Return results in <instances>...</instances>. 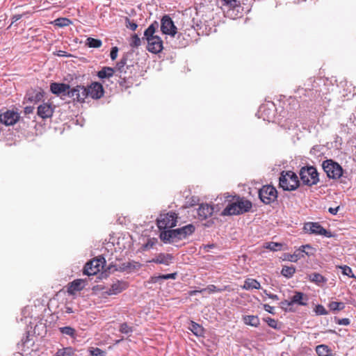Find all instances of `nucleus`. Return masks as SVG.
<instances>
[{
    "label": "nucleus",
    "instance_id": "obj_1",
    "mask_svg": "<svg viewBox=\"0 0 356 356\" xmlns=\"http://www.w3.org/2000/svg\"><path fill=\"white\" fill-rule=\"evenodd\" d=\"M159 27V23L156 21L152 22L144 32L143 40L147 42V50L153 54L160 53L163 49V40L161 38L156 35V32Z\"/></svg>",
    "mask_w": 356,
    "mask_h": 356
},
{
    "label": "nucleus",
    "instance_id": "obj_2",
    "mask_svg": "<svg viewBox=\"0 0 356 356\" xmlns=\"http://www.w3.org/2000/svg\"><path fill=\"white\" fill-rule=\"evenodd\" d=\"M77 95L76 101L79 102H84L85 99L90 97L92 99H99L104 95V90L102 84L95 82L88 87L77 86V90L74 91Z\"/></svg>",
    "mask_w": 356,
    "mask_h": 356
},
{
    "label": "nucleus",
    "instance_id": "obj_3",
    "mask_svg": "<svg viewBox=\"0 0 356 356\" xmlns=\"http://www.w3.org/2000/svg\"><path fill=\"white\" fill-rule=\"evenodd\" d=\"M279 185L284 191H294L299 186L298 176L293 171H282L280 177Z\"/></svg>",
    "mask_w": 356,
    "mask_h": 356
},
{
    "label": "nucleus",
    "instance_id": "obj_4",
    "mask_svg": "<svg viewBox=\"0 0 356 356\" xmlns=\"http://www.w3.org/2000/svg\"><path fill=\"white\" fill-rule=\"evenodd\" d=\"M50 90L52 93L60 96L63 99L68 97L74 101H76L77 95L74 94V91L77 90V86L75 88H70L68 84L52 83L50 85Z\"/></svg>",
    "mask_w": 356,
    "mask_h": 356
},
{
    "label": "nucleus",
    "instance_id": "obj_5",
    "mask_svg": "<svg viewBox=\"0 0 356 356\" xmlns=\"http://www.w3.org/2000/svg\"><path fill=\"white\" fill-rule=\"evenodd\" d=\"M322 167L330 179H338L343 175V168L332 159H327L322 163Z\"/></svg>",
    "mask_w": 356,
    "mask_h": 356
},
{
    "label": "nucleus",
    "instance_id": "obj_6",
    "mask_svg": "<svg viewBox=\"0 0 356 356\" xmlns=\"http://www.w3.org/2000/svg\"><path fill=\"white\" fill-rule=\"evenodd\" d=\"M299 174L301 181L305 185L313 186L319 181L317 170L313 166L302 167Z\"/></svg>",
    "mask_w": 356,
    "mask_h": 356
},
{
    "label": "nucleus",
    "instance_id": "obj_7",
    "mask_svg": "<svg viewBox=\"0 0 356 356\" xmlns=\"http://www.w3.org/2000/svg\"><path fill=\"white\" fill-rule=\"evenodd\" d=\"M177 218V214L173 211L161 214L157 219V226L160 229H165L168 227L172 228L176 226Z\"/></svg>",
    "mask_w": 356,
    "mask_h": 356
},
{
    "label": "nucleus",
    "instance_id": "obj_8",
    "mask_svg": "<svg viewBox=\"0 0 356 356\" xmlns=\"http://www.w3.org/2000/svg\"><path fill=\"white\" fill-rule=\"evenodd\" d=\"M160 29L163 35L170 38H175L177 34V28L172 18L168 15H165L161 19Z\"/></svg>",
    "mask_w": 356,
    "mask_h": 356
},
{
    "label": "nucleus",
    "instance_id": "obj_9",
    "mask_svg": "<svg viewBox=\"0 0 356 356\" xmlns=\"http://www.w3.org/2000/svg\"><path fill=\"white\" fill-rule=\"evenodd\" d=\"M259 197L262 202L266 204H268L276 200L277 197V192L275 188L272 186H264L259 191Z\"/></svg>",
    "mask_w": 356,
    "mask_h": 356
},
{
    "label": "nucleus",
    "instance_id": "obj_10",
    "mask_svg": "<svg viewBox=\"0 0 356 356\" xmlns=\"http://www.w3.org/2000/svg\"><path fill=\"white\" fill-rule=\"evenodd\" d=\"M104 263L105 259L103 257L92 259L86 264L83 273L88 276L96 275L103 268Z\"/></svg>",
    "mask_w": 356,
    "mask_h": 356
},
{
    "label": "nucleus",
    "instance_id": "obj_11",
    "mask_svg": "<svg viewBox=\"0 0 356 356\" xmlns=\"http://www.w3.org/2000/svg\"><path fill=\"white\" fill-rule=\"evenodd\" d=\"M303 229L305 232L309 234L325 236L328 238L332 236L331 233L324 229L318 222H306Z\"/></svg>",
    "mask_w": 356,
    "mask_h": 356
},
{
    "label": "nucleus",
    "instance_id": "obj_12",
    "mask_svg": "<svg viewBox=\"0 0 356 356\" xmlns=\"http://www.w3.org/2000/svg\"><path fill=\"white\" fill-rule=\"evenodd\" d=\"M195 226L192 224H188L181 228L172 229L175 242L186 238L188 236L192 234L195 232Z\"/></svg>",
    "mask_w": 356,
    "mask_h": 356
},
{
    "label": "nucleus",
    "instance_id": "obj_13",
    "mask_svg": "<svg viewBox=\"0 0 356 356\" xmlns=\"http://www.w3.org/2000/svg\"><path fill=\"white\" fill-rule=\"evenodd\" d=\"M19 118L20 115L17 111L8 110L0 115V122L6 126H11L17 123Z\"/></svg>",
    "mask_w": 356,
    "mask_h": 356
},
{
    "label": "nucleus",
    "instance_id": "obj_14",
    "mask_svg": "<svg viewBox=\"0 0 356 356\" xmlns=\"http://www.w3.org/2000/svg\"><path fill=\"white\" fill-rule=\"evenodd\" d=\"M225 197L226 198V202H227V206L225 207V208L223 209V211H222V213L221 215L222 216H233V215H239L240 213L238 211V209H237V205H236V203L235 202V200H234V199H232V195H225Z\"/></svg>",
    "mask_w": 356,
    "mask_h": 356
},
{
    "label": "nucleus",
    "instance_id": "obj_15",
    "mask_svg": "<svg viewBox=\"0 0 356 356\" xmlns=\"http://www.w3.org/2000/svg\"><path fill=\"white\" fill-rule=\"evenodd\" d=\"M214 211L213 206L209 204H201L197 209V218L200 220L211 217Z\"/></svg>",
    "mask_w": 356,
    "mask_h": 356
},
{
    "label": "nucleus",
    "instance_id": "obj_16",
    "mask_svg": "<svg viewBox=\"0 0 356 356\" xmlns=\"http://www.w3.org/2000/svg\"><path fill=\"white\" fill-rule=\"evenodd\" d=\"M232 199L235 200L240 214L249 211L252 207L250 201L240 197L239 196H233Z\"/></svg>",
    "mask_w": 356,
    "mask_h": 356
},
{
    "label": "nucleus",
    "instance_id": "obj_17",
    "mask_svg": "<svg viewBox=\"0 0 356 356\" xmlns=\"http://www.w3.org/2000/svg\"><path fill=\"white\" fill-rule=\"evenodd\" d=\"M38 115L42 119L51 118L54 113V108L50 104L43 103L38 107Z\"/></svg>",
    "mask_w": 356,
    "mask_h": 356
},
{
    "label": "nucleus",
    "instance_id": "obj_18",
    "mask_svg": "<svg viewBox=\"0 0 356 356\" xmlns=\"http://www.w3.org/2000/svg\"><path fill=\"white\" fill-rule=\"evenodd\" d=\"M173 259L174 257L171 254L160 253L156 255L149 262L169 266L172 262Z\"/></svg>",
    "mask_w": 356,
    "mask_h": 356
},
{
    "label": "nucleus",
    "instance_id": "obj_19",
    "mask_svg": "<svg viewBox=\"0 0 356 356\" xmlns=\"http://www.w3.org/2000/svg\"><path fill=\"white\" fill-rule=\"evenodd\" d=\"M43 92L42 90H32L27 92L26 99L31 103H38L43 98Z\"/></svg>",
    "mask_w": 356,
    "mask_h": 356
},
{
    "label": "nucleus",
    "instance_id": "obj_20",
    "mask_svg": "<svg viewBox=\"0 0 356 356\" xmlns=\"http://www.w3.org/2000/svg\"><path fill=\"white\" fill-rule=\"evenodd\" d=\"M127 288V284L122 281H117L112 284L111 288L108 290L109 295H115L121 293L123 290Z\"/></svg>",
    "mask_w": 356,
    "mask_h": 356
},
{
    "label": "nucleus",
    "instance_id": "obj_21",
    "mask_svg": "<svg viewBox=\"0 0 356 356\" xmlns=\"http://www.w3.org/2000/svg\"><path fill=\"white\" fill-rule=\"evenodd\" d=\"M243 289L245 290H251V289H259L261 288L260 283L254 279H247L243 286H242Z\"/></svg>",
    "mask_w": 356,
    "mask_h": 356
},
{
    "label": "nucleus",
    "instance_id": "obj_22",
    "mask_svg": "<svg viewBox=\"0 0 356 356\" xmlns=\"http://www.w3.org/2000/svg\"><path fill=\"white\" fill-rule=\"evenodd\" d=\"M309 280L318 285H322L327 282V279L325 277L317 273L310 274L309 275Z\"/></svg>",
    "mask_w": 356,
    "mask_h": 356
},
{
    "label": "nucleus",
    "instance_id": "obj_23",
    "mask_svg": "<svg viewBox=\"0 0 356 356\" xmlns=\"http://www.w3.org/2000/svg\"><path fill=\"white\" fill-rule=\"evenodd\" d=\"M114 69L110 67H104L100 71L98 72L97 76L99 79H106L113 76L114 74Z\"/></svg>",
    "mask_w": 356,
    "mask_h": 356
},
{
    "label": "nucleus",
    "instance_id": "obj_24",
    "mask_svg": "<svg viewBox=\"0 0 356 356\" xmlns=\"http://www.w3.org/2000/svg\"><path fill=\"white\" fill-rule=\"evenodd\" d=\"M174 235L172 230L163 231L160 234V238L164 243H173L175 242Z\"/></svg>",
    "mask_w": 356,
    "mask_h": 356
},
{
    "label": "nucleus",
    "instance_id": "obj_25",
    "mask_svg": "<svg viewBox=\"0 0 356 356\" xmlns=\"http://www.w3.org/2000/svg\"><path fill=\"white\" fill-rule=\"evenodd\" d=\"M176 35L178 40L177 42H175V47L176 48H181L188 45L189 40L186 38L183 33L177 32Z\"/></svg>",
    "mask_w": 356,
    "mask_h": 356
},
{
    "label": "nucleus",
    "instance_id": "obj_26",
    "mask_svg": "<svg viewBox=\"0 0 356 356\" xmlns=\"http://www.w3.org/2000/svg\"><path fill=\"white\" fill-rule=\"evenodd\" d=\"M189 329L196 336H202L204 334L203 327L193 321H191Z\"/></svg>",
    "mask_w": 356,
    "mask_h": 356
},
{
    "label": "nucleus",
    "instance_id": "obj_27",
    "mask_svg": "<svg viewBox=\"0 0 356 356\" xmlns=\"http://www.w3.org/2000/svg\"><path fill=\"white\" fill-rule=\"evenodd\" d=\"M245 324L257 327L259 324V319L256 316H246L244 317Z\"/></svg>",
    "mask_w": 356,
    "mask_h": 356
},
{
    "label": "nucleus",
    "instance_id": "obj_28",
    "mask_svg": "<svg viewBox=\"0 0 356 356\" xmlns=\"http://www.w3.org/2000/svg\"><path fill=\"white\" fill-rule=\"evenodd\" d=\"M316 352L318 356H329L330 348L327 346L321 344L316 346Z\"/></svg>",
    "mask_w": 356,
    "mask_h": 356
},
{
    "label": "nucleus",
    "instance_id": "obj_29",
    "mask_svg": "<svg viewBox=\"0 0 356 356\" xmlns=\"http://www.w3.org/2000/svg\"><path fill=\"white\" fill-rule=\"evenodd\" d=\"M296 272V268L293 266H283L281 274L287 278L291 277Z\"/></svg>",
    "mask_w": 356,
    "mask_h": 356
},
{
    "label": "nucleus",
    "instance_id": "obj_30",
    "mask_svg": "<svg viewBox=\"0 0 356 356\" xmlns=\"http://www.w3.org/2000/svg\"><path fill=\"white\" fill-rule=\"evenodd\" d=\"M328 307L334 312L341 311L345 308V304L342 302H331L328 305Z\"/></svg>",
    "mask_w": 356,
    "mask_h": 356
},
{
    "label": "nucleus",
    "instance_id": "obj_31",
    "mask_svg": "<svg viewBox=\"0 0 356 356\" xmlns=\"http://www.w3.org/2000/svg\"><path fill=\"white\" fill-rule=\"evenodd\" d=\"M264 248L272 251H279L282 250V244L276 242H267L264 243Z\"/></svg>",
    "mask_w": 356,
    "mask_h": 356
},
{
    "label": "nucleus",
    "instance_id": "obj_32",
    "mask_svg": "<svg viewBox=\"0 0 356 356\" xmlns=\"http://www.w3.org/2000/svg\"><path fill=\"white\" fill-rule=\"evenodd\" d=\"M86 44L90 48H99L102 46V42L101 40L88 38Z\"/></svg>",
    "mask_w": 356,
    "mask_h": 356
},
{
    "label": "nucleus",
    "instance_id": "obj_33",
    "mask_svg": "<svg viewBox=\"0 0 356 356\" xmlns=\"http://www.w3.org/2000/svg\"><path fill=\"white\" fill-rule=\"evenodd\" d=\"M74 355V350L71 347H66L58 350L54 356H72Z\"/></svg>",
    "mask_w": 356,
    "mask_h": 356
},
{
    "label": "nucleus",
    "instance_id": "obj_34",
    "mask_svg": "<svg viewBox=\"0 0 356 356\" xmlns=\"http://www.w3.org/2000/svg\"><path fill=\"white\" fill-rule=\"evenodd\" d=\"M59 330L63 334L70 336L72 338L76 337V330L72 327H62L59 328Z\"/></svg>",
    "mask_w": 356,
    "mask_h": 356
},
{
    "label": "nucleus",
    "instance_id": "obj_35",
    "mask_svg": "<svg viewBox=\"0 0 356 356\" xmlns=\"http://www.w3.org/2000/svg\"><path fill=\"white\" fill-rule=\"evenodd\" d=\"M303 293L301 292H296L295 295L291 298L292 304H298L300 305H305L306 303L302 302Z\"/></svg>",
    "mask_w": 356,
    "mask_h": 356
},
{
    "label": "nucleus",
    "instance_id": "obj_36",
    "mask_svg": "<svg viewBox=\"0 0 356 356\" xmlns=\"http://www.w3.org/2000/svg\"><path fill=\"white\" fill-rule=\"evenodd\" d=\"M128 264H127V262L126 263H122V264H120L119 265H110L109 267H108V269L111 272H114V271H120V272H122V271H127V266Z\"/></svg>",
    "mask_w": 356,
    "mask_h": 356
},
{
    "label": "nucleus",
    "instance_id": "obj_37",
    "mask_svg": "<svg viewBox=\"0 0 356 356\" xmlns=\"http://www.w3.org/2000/svg\"><path fill=\"white\" fill-rule=\"evenodd\" d=\"M299 252L303 254L305 253L307 256L313 255L314 249L309 245H302L299 250Z\"/></svg>",
    "mask_w": 356,
    "mask_h": 356
},
{
    "label": "nucleus",
    "instance_id": "obj_38",
    "mask_svg": "<svg viewBox=\"0 0 356 356\" xmlns=\"http://www.w3.org/2000/svg\"><path fill=\"white\" fill-rule=\"evenodd\" d=\"M127 57L124 56L120 59V60L117 63L115 69L117 71L120 72V73L124 72V66L127 64Z\"/></svg>",
    "mask_w": 356,
    "mask_h": 356
},
{
    "label": "nucleus",
    "instance_id": "obj_39",
    "mask_svg": "<svg viewBox=\"0 0 356 356\" xmlns=\"http://www.w3.org/2000/svg\"><path fill=\"white\" fill-rule=\"evenodd\" d=\"M129 44L131 47H138L141 44V39L137 34H134L131 38Z\"/></svg>",
    "mask_w": 356,
    "mask_h": 356
},
{
    "label": "nucleus",
    "instance_id": "obj_40",
    "mask_svg": "<svg viewBox=\"0 0 356 356\" xmlns=\"http://www.w3.org/2000/svg\"><path fill=\"white\" fill-rule=\"evenodd\" d=\"M71 288L74 291H81L83 288V282L82 280H76L71 284Z\"/></svg>",
    "mask_w": 356,
    "mask_h": 356
},
{
    "label": "nucleus",
    "instance_id": "obj_41",
    "mask_svg": "<svg viewBox=\"0 0 356 356\" xmlns=\"http://www.w3.org/2000/svg\"><path fill=\"white\" fill-rule=\"evenodd\" d=\"M222 6H226L229 8H234L238 6L237 0H220Z\"/></svg>",
    "mask_w": 356,
    "mask_h": 356
},
{
    "label": "nucleus",
    "instance_id": "obj_42",
    "mask_svg": "<svg viewBox=\"0 0 356 356\" xmlns=\"http://www.w3.org/2000/svg\"><path fill=\"white\" fill-rule=\"evenodd\" d=\"M157 243V239L152 238L147 240V242L143 245V250H148L152 248Z\"/></svg>",
    "mask_w": 356,
    "mask_h": 356
},
{
    "label": "nucleus",
    "instance_id": "obj_43",
    "mask_svg": "<svg viewBox=\"0 0 356 356\" xmlns=\"http://www.w3.org/2000/svg\"><path fill=\"white\" fill-rule=\"evenodd\" d=\"M339 268L341 269L343 275H346L349 277H355L353 270L349 266L345 265L343 266H339Z\"/></svg>",
    "mask_w": 356,
    "mask_h": 356
},
{
    "label": "nucleus",
    "instance_id": "obj_44",
    "mask_svg": "<svg viewBox=\"0 0 356 356\" xmlns=\"http://www.w3.org/2000/svg\"><path fill=\"white\" fill-rule=\"evenodd\" d=\"M120 332L126 334H131L133 332L131 327L129 326L127 323H122L120 327Z\"/></svg>",
    "mask_w": 356,
    "mask_h": 356
},
{
    "label": "nucleus",
    "instance_id": "obj_45",
    "mask_svg": "<svg viewBox=\"0 0 356 356\" xmlns=\"http://www.w3.org/2000/svg\"><path fill=\"white\" fill-rule=\"evenodd\" d=\"M127 264H129L127 265V271H131L132 270L139 269L140 267V264L138 262H136L134 261L127 262Z\"/></svg>",
    "mask_w": 356,
    "mask_h": 356
},
{
    "label": "nucleus",
    "instance_id": "obj_46",
    "mask_svg": "<svg viewBox=\"0 0 356 356\" xmlns=\"http://www.w3.org/2000/svg\"><path fill=\"white\" fill-rule=\"evenodd\" d=\"M177 273H173L159 275V277H156V279L157 280H168V279L175 280L177 278Z\"/></svg>",
    "mask_w": 356,
    "mask_h": 356
},
{
    "label": "nucleus",
    "instance_id": "obj_47",
    "mask_svg": "<svg viewBox=\"0 0 356 356\" xmlns=\"http://www.w3.org/2000/svg\"><path fill=\"white\" fill-rule=\"evenodd\" d=\"M221 290L218 289L215 285H209L207 288L202 289L200 291V292H205L207 291L209 293H215L217 291H220Z\"/></svg>",
    "mask_w": 356,
    "mask_h": 356
},
{
    "label": "nucleus",
    "instance_id": "obj_48",
    "mask_svg": "<svg viewBox=\"0 0 356 356\" xmlns=\"http://www.w3.org/2000/svg\"><path fill=\"white\" fill-rule=\"evenodd\" d=\"M90 353L92 356H106L105 352L98 348H92Z\"/></svg>",
    "mask_w": 356,
    "mask_h": 356
},
{
    "label": "nucleus",
    "instance_id": "obj_49",
    "mask_svg": "<svg viewBox=\"0 0 356 356\" xmlns=\"http://www.w3.org/2000/svg\"><path fill=\"white\" fill-rule=\"evenodd\" d=\"M56 25H58L59 26H65L69 25L71 23L70 20L68 19H66V18H59V19H57L56 20Z\"/></svg>",
    "mask_w": 356,
    "mask_h": 356
},
{
    "label": "nucleus",
    "instance_id": "obj_50",
    "mask_svg": "<svg viewBox=\"0 0 356 356\" xmlns=\"http://www.w3.org/2000/svg\"><path fill=\"white\" fill-rule=\"evenodd\" d=\"M315 312L318 315H326L327 312L323 305H318L315 308Z\"/></svg>",
    "mask_w": 356,
    "mask_h": 356
},
{
    "label": "nucleus",
    "instance_id": "obj_51",
    "mask_svg": "<svg viewBox=\"0 0 356 356\" xmlns=\"http://www.w3.org/2000/svg\"><path fill=\"white\" fill-rule=\"evenodd\" d=\"M126 26L132 31H135L137 29L138 25L134 22L131 21L129 19L127 18L126 19Z\"/></svg>",
    "mask_w": 356,
    "mask_h": 356
},
{
    "label": "nucleus",
    "instance_id": "obj_52",
    "mask_svg": "<svg viewBox=\"0 0 356 356\" xmlns=\"http://www.w3.org/2000/svg\"><path fill=\"white\" fill-rule=\"evenodd\" d=\"M118 48L117 47H113L111 49L110 56L112 60H114L118 57Z\"/></svg>",
    "mask_w": 356,
    "mask_h": 356
},
{
    "label": "nucleus",
    "instance_id": "obj_53",
    "mask_svg": "<svg viewBox=\"0 0 356 356\" xmlns=\"http://www.w3.org/2000/svg\"><path fill=\"white\" fill-rule=\"evenodd\" d=\"M266 321L270 327L273 328H277V322L275 319L271 318H267Z\"/></svg>",
    "mask_w": 356,
    "mask_h": 356
},
{
    "label": "nucleus",
    "instance_id": "obj_54",
    "mask_svg": "<svg viewBox=\"0 0 356 356\" xmlns=\"http://www.w3.org/2000/svg\"><path fill=\"white\" fill-rule=\"evenodd\" d=\"M292 302L291 301H289V300H284L282 302H280V306H281V308L284 309V310H287L289 309V307L292 305Z\"/></svg>",
    "mask_w": 356,
    "mask_h": 356
},
{
    "label": "nucleus",
    "instance_id": "obj_55",
    "mask_svg": "<svg viewBox=\"0 0 356 356\" xmlns=\"http://www.w3.org/2000/svg\"><path fill=\"white\" fill-rule=\"evenodd\" d=\"M298 253H295L294 254L291 255L290 261H296L299 258L304 257V255L302 254H301L300 252H299L298 250Z\"/></svg>",
    "mask_w": 356,
    "mask_h": 356
},
{
    "label": "nucleus",
    "instance_id": "obj_56",
    "mask_svg": "<svg viewBox=\"0 0 356 356\" xmlns=\"http://www.w3.org/2000/svg\"><path fill=\"white\" fill-rule=\"evenodd\" d=\"M339 325H348L350 324V320L348 318H341L337 322Z\"/></svg>",
    "mask_w": 356,
    "mask_h": 356
},
{
    "label": "nucleus",
    "instance_id": "obj_57",
    "mask_svg": "<svg viewBox=\"0 0 356 356\" xmlns=\"http://www.w3.org/2000/svg\"><path fill=\"white\" fill-rule=\"evenodd\" d=\"M33 110H34V107H33V106H26L24 108V113L26 115L33 113Z\"/></svg>",
    "mask_w": 356,
    "mask_h": 356
},
{
    "label": "nucleus",
    "instance_id": "obj_58",
    "mask_svg": "<svg viewBox=\"0 0 356 356\" xmlns=\"http://www.w3.org/2000/svg\"><path fill=\"white\" fill-rule=\"evenodd\" d=\"M264 308L265 311H266V312H269L270 314H273L274 313V312H273L274 307L270 306L269 305H264Z\"/></svg>",
    "mask_w": 356,
    "mask_h": 356
},
{
    "label": "nucleus",
    "instance_id": "obj_59",
    "mask_svg": "<svg viewBox=\"0 0 356 356\" xmlns=\"http://www.w3.org/2000/svg\"><path fill=\"white\" fill-rule=\"evenodd\" d=\"M264 293L267 296H268V298H270L273 300H279L278 296L275 294L268 293H267V291H266V290L264 291Z\"/></svg>",
    "mask_w": 356,
    "mask_h": 356
},
{
    "label": "nucleus",
    "instance_id": "obj_60",
    "mask_svg": "<svg viewBox=\"0 0 356 356\" xmlns=\"http://www.w3.org/2000/svg\"><path fill=\"white\" fill-rule=\"evenodd\" d=\"M339 209V207H337L335 208L330 207L329 208V212L332 215H336Z\"/></svg>",
    "mask_w": 356,
    "mask_h": 356
},
{
    "label": "nucleus",
    "instance_id": "obj_61",
    "mask_svg": "<svg viewBox=\"0 0 356 356\" xmlns=\"http://www.w3.org/2000/svg\"><path fill=\"white\" fill-rule=\"evenodd\" d=\"M22 15H13V17H12V22H11V24H14L15 22H16L17 21L19 20L21 18H22Z\"/></svg>",
    "mask_w": 356,
    "mask_h": 356
},
{
    "label": "nucleus",
    "instance_id": "obj_62",
    "mask_svg": "<svg viewBox=\"0 0 356 356\" xmlns=\"http://www.w3.org/2000/svg\"><path fill=\"white\" fill-rule=\"evenodd\" d=\"M198 201H199V200H198L197 197H192L191 198V201L189 202V204H190L191 206H193V205L196 204Z\"/></svg>",
    "mask_w": 356,
    "mask_h": 356
},
{
    "label": "nucleus",
    "instance_id": "obj_63",
    "mask_svg": "<svg viewBox=\"0 0 356 356\" xmlns=\"http://www.w3.org/2000/svg\"><path fill=\"white\" fill-rule=\"evenodd\" d=\"M200 290L192 291L190 292V295L191 296L196 295L197 293H200Z\"/></svg>",
    "mask_w": 356,
    "mask_h": 356
},
{
    "label": "nucleus",
    "instance_id": "obj_64",
    "mask_svg": "<svg viewBox=\"0 0 356 356\" xmlns=\"http://www.w3.org/2000/svg\"><path fill=\"white\" fill-rule=\"evenodd\" d=\"M67 313H72V309H71V308H67Z\"/></svg>",
    "mask_w": 356,
    "mask_h": 356
}]
</instances>
